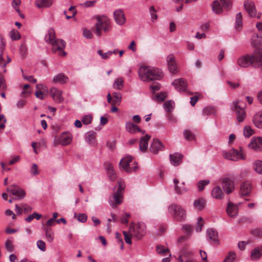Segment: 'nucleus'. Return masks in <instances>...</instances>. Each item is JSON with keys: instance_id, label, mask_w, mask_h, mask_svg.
<instances>
[{"instance_id": "1", "label": "nucleus", "mask_w": 262, "mask_h": 262, "mask_svg": "<svg viewBox=\"0 0 262 262\" xmlns=\"http://www.w3.org/2000/svg\"><path fill=\"white\" fill-rule=\"evenodd\" d=\"M251 45L256 49L252 54L247 55V64L259 68L262 71V49L259 48L262 45V36L254 34L251 38Z\"/></svg>"}, {"instance_id": "2", "label": "nucleus", "mask_w": 262, "mask_h": 262, "mask_svg": "<svg viewBox=\"0 0 262 262\" xmlns=\"http://www.w3.org/2000/svg\"><path fill=\"white\" fill-rule=\"evenodd\" d=\"M140 78L144 81L160 80L163 76L162 71L159 69L149 66H142L139 70Z\"/></svg>"}, {"instance_id": "3", "label": "nucleus", "mask_w": 262, "mask_h": 262, "mask_svg": "<svg viewBox=\"0 0 262 262\" xmlns=\"http://www.w3.org/2000/svg\"><path fill=\"white\" fill-rule=\"evenodd\" d=\"M45 39L47 42L52 45V51L53 52L59 51L60 56H64L66 53L63 51L65 47V42L60 39L55 38V33L53 29H50L48 34L46 35Z\"/></svg>"}, {"instance_id": "4", "label": "nucleus", "mask_w": 262, "mask_h": 262, "mask_svg": "<svg viewBox=\"0 0 262 262\" xmlns=\"http://www.w3.org/2000/svg\"><path fill=\"white\" fill-rule=\"evenodd\" d=\"M117 190L110 197L109 203L113 208H116L120 205L123 199V190L125 188L124 182L122 181H118Z\"/></svg>"}, {"instance_id": "5", "label": "nucleus", "mask_w": 262, "mask_h": 262, "mask_svg": "<svg viewBox=\"0 0 262 262\" xmlns=\"http://www.w3.org/2000/svg\"><path fill=\"white\" fill-rule=\"evenodd\" d=\"M97 22L95 25V32L96 35L100 37L101 35V30L107 32L111 29L110 21L105 16H98Z\"/></svg>"}, {"instance_id": "6", "label": "nucleus", "mask_w": 262, "mask_h": 262, "mask_svg": "<svg viewBox=\"0 0 262 262\" xmlns=\"http://www.w3.org/2000/svg\"><path fill=\"white\" fill-rule=\"evenodd\" d=\"M168 211L172 214L173 217L178 221H182L186 219L185 210L179 205H171L168 207Z\"/></svg>"}, {"instance_id": "7", "label": "nucleus", "mask_w": 262, "mask_h": 262, "mask_svg": "<svg viewBox=\"0 0 262 262\" xmlns=\"http://www.w3.org/2000/svg\"><path fill=\"white\" fill-rule=\"evenodd\" d=\"M129 233L137 239H141L145 234L146 227L143 223H131L129 226Z\"/></svg>"}, {"instance_id": "8", "label": "nucleus", "mask_w": 262, "mask_h": 262, "mask_svg": "<svg viewBox=\"0 0 262 262\" xmlns=\"http://www.w3.org/2000/svg\"><path fill=\"white\" fill-rule=\"evenodd\" d=\"M130 156H126L123 158L120 162V165L122 169L127 173L136 171L138 166Z\"/></svg>"}, {"instance_id": "9", "label": "nucleus", "mask_w": 262, "mask_h": 262, "mask_svg": "<svg viewBox=\"0 0 262 262\" xmlns=\"http://www.w3.org/2000/svg\"><path fill=\"white\" fill-rule=\"evenodd\" d=\"M240 151L233 148L229 151H223V156L226 159L231 161H238L241 159H244V156L242 153V148L240 147Z\"/></svg>"}, {"instance_id": "10", "label": "nucleus", "mask_w": 262, "mask_h": 262, "mask_svg": "<svg viewBox=\"0 0 262 262\" xmlns=\"http://www.w3.org/2000/svg\"><path fill=\"white\" fill-rule=\"evenodd\" d=\"M248 146L255 151H262V137H253Z\"/></svg>"}, {"instance_id": "11", "label": "nucleus", "mask_w": 262, "mask_h": 262, "mask_svg": "<svg viewBox=\"0 0 262 262\" xmlns=\"http://www.w3.org/2000/svg\"><path fill=\"white\" fill-rule=\"evenodd\" d=\"M222 186L227 194L231 193L234 189V182L229 178H224L221 180Z\"/></svg>"}, {"instance_id": "12", "label": "nucleus", "mask_w": 262, "mask_h": 262, "mask_svg": "<svg viewBox=\"0 0 262 262\" xmlns=\"http://www.w3.org/2000/svg\"><path fill=\"white\" fill-rule=\"evenodd\" d=\"M62 94V91L56 88H52L50 90V96L56 103H60L63 101L64 98Z\"/></svg>"}, {"instance_id": "13", "label": "nucleus", "mask_w": 262, "mask_h": 262, "mask_svg": "<svg viewBox=\"0 0 262 262\" xmlns=\"http://www.w3.org/2000/svg\"><path fill=\"white\" fill-rule=\"evenodd\" d=\"M7 191L19 199H23L25 196L24 190L17 185H11L7 188Z\"/></svg>"}, {"instance_id": "14", "label": "nucleus", "mask_w": 262, "mask_h": 262, "mask_svg": "<svg viewBox=\"0 0 262 262\" xmlns=\"http://www.w3.org/2000/svg\"><path fill=\"white\" fill-rule=\"evenodd\" d=\"M247 12L251 17H260L261 14L257 13L254 3L249 0L247 1Z\"/></svg>"}, {"instance_id": "15", "label": "nucleus", "mask_w": 262, "mask_h": 262, "mask_svg": "<svg viewBox=\"0 0 262 262\" xmlns=\"http://www.w3.org/2000/svg\"><path fill=\"white\" fill-rule=\"evenodd\" d=\"M114 18L116 23L119 25H123L126 21L125 14L122 9H118L114 12Z\"/></svg>"}, {"instance_id": "16", "label": "nucleus", "mask_w": 262, "mask_h": 262, "mask_svg": "<svg viewBox=\"0 0 262 262\" xmlns=\"http://www.w3.org/2000/svg\"><path fill=\"white\" fill-rule=\"evenodd\" d=\"M72 137L69 133H63L60 136L59 141L57 142L56 140L54 141V144L57 145L60 143L62 145H67L72 141Z\"/></svg>"}, {"instance_id": "17", "label": "nucleus", "mask_w": 262, "mask_h": 262, "mask_svg": "<svg viewBox=\"0 0 262 262\" xmlns=\"http://www.w3.org/2000/svg\"><path fill=\"white\" fill-rule=\"evenodd\" d=\"M238 102H234V111L236 113L237 120L238 122H241L244 120L245 117V112L241 105H238Z\"/></svg>"}, {"instance_id": "18", "label": "nucleus", "mask_w": 262, "mask_h": 262, "mask_svg": "<svg viewBox=\"0 0 262 262\" xmlns=\"http://www.w3.org/2000/svg\"><path fill=\"white\" fill-rule=\"evenodd\" d=\"M113 97L110 93H108L107 95V101L111 103L112 105L116 104H119L122 99L121 95L120 93L114 92L113 93Z\"/></svg>"}, {"instance_id": "19", "label": "nucleus", "mask_w": 262, "mask_h": 262, "mask_svg": "<svg viewBox=\"0 0 262 262\" xmlns=\"http://www.w3.org/2000/svg\"><path fill=\"white\" fill-rule=\"evenodd\" d=\"M172 84L178 91L183 92L186 90L187 83L183 78H180L175 79Z\"/></svg>"}, {"instance_id": "20", "label": "nucleus", "mask_w": 262, "mask_h": 262, "mask_svg": "<svg viewBox=\"0 0 262 262\" xmlns=\"http://www.w3.org/2000/svg\"><path fill=\"white\" fill-rule=\"evenodd\" d=\"M173 183L174 184V190L177 193L181 194L187 191L184 182L180 183L179 180L175 178L173 180Z\"/></svg>"}, {"instance_id": "21", "label": "nucleus", "mask_w": 262, "mask_h": 262, "mask_svg": "<svg viewBox=\"0 0 262 262\" xmlns=\"http://www.w3.org/2000/svg\"><path fill=\"white\" fill-rule=\"evenodd\" d=\"M167 62L169 71L172 73L177 72V67L175 61V57L173 54H170L167 57Z\"/></svg>"}, {"instance_id": "22", "label": "nucleus", "mask_w": 262, "mask_h": 262, "mask_svg": "<svg viewBox=\"0 0 262 262\" xmlns=\"http://www.w3.org/2000/svg\"><path fill=\"white\" fill-rule=\"evenodd\" d=\"M104 166L110 180L114 181L116 179L117 176L112 164L105 162Z\"/></svg>"}, {"instance_id": "23", "label": "nucleus", "mask_w": 262, "mask_h": 262, "mask_svg": "<svg viewBox=\"0 0 262 262\" xmlns=\"http://www.w3.org/2000/svg\"><path fill=\"white\" fill-rule=\"evenodd\" d=\"M238 207L231 202H229L227 204L226 211L229 216L230 217H235L236 216L238 212Z\"/></svg>"}, {"instance_id": "24", "label": "nucleus", "mask_w": 262, "mask_h": 262, "mask_svg": "<svg viewBox=\"0 0 262 262\" xmlns=\"http://www.w3.org/2000/svg\"><path fill=\"white\" fill-rule=\"evenodd\" d=\"M163 149L162 143L157 139H154L150 147V151L154 154H157L159 150Z\"/></svg>"}, {"instance_id": "25", "label": "nucleus", "mask_w": 262, "mask_h": 262, "mask_svg": "<svg viewBox=\"0 0 262 262\" xmlns=\"http://www.w3.org/2000/svg\"><path fill=\"white\" fill-rule=\"evenodd\" d=\"M126 130L130 134H135L137 132H141L143 134L145 132L143 131L137 125L132 122H127L125 124Z\"/></svg>"}, {"instance_id": "26", "label": "nucleus", "mask_w": 262, "mask_h": 262, "mask_svg": "<svg viewBox=\"0 0 262 262\" xmlns=\"http://www.w3.org/2000/svg\"><path fill=\"white\" fill-rule=\"evenodd\" d=\"M150 136L147 134L141 138L139 142V147L141 151L145 152L147 150L148 145V140Z\"/></svg>"}, {"instance_id": "27", "label": "nucleus", "mask_w": 262, "mask_h": 262, "mask_svg": "<svg viewBox=\"0 0 262 262\" xmlns=\"http://www.w3.org/2000/svg\"><path fill=\"white\" fill-rule=\"evenodd\" d=\"M183 155L179 153H175L170 155L171 163L174 166H178L182 161Z\"/></svg>"}, {"instance_id": "28", "label": "nucleus", "mask_w": 262, "mask_h": 262, "mask_svg": "<svg viewBox=\"0 0 262 262\" xmlns=\"http://www.w3.org/2000/svg\"><path fill=\"white\" fill-rule=\"evenodd\" d=\"M262 255V246L254 248L251 252L250 257L253 260L258 259Z\"/></svg>"}, {"instance_id": "29", "label": "nucleus", "mask_w": 262, "mask_h": 262, "mask_svg": "<svg viewBox=\"0 0 262 262\" xmlns=\"http://www.w3.org/2000/svg\"><path fill=\"white\" fill-rule=\"evenodd\" d=\"M68 77L63 73H59L53 77V81L55 83L63 84L68 82Z\"/></svg>"}, {"instance_id": "30", "label": "nucleus", "mask_w": 262, "mask_h": 262, "mask_svg": "<svg viewBox=\"0 0 262 262\" xmlns=\"http://www.w3.org/2000/svg\"><path fill=\"white\" fill-rule=\"evenodd\" d=\"M212 196L216 199H222L224 197L223 192L219 186L214 187L211 191Z\"/></svg>"}, {"instance_id": "31", "label": "nucleus", "mask_w": 262, "mask_h": 262, "mask_svg": "<svg viewBox=\"0 0 262 262\" xmlns=\"http://www.w3.org/2000/svg\"><path fill=\"white\" fill-rule=\"evenodd\" d=\"M35 4L39 8H48L53 4V0H35Z\"/></svg>"}, {"instance_id": "32", "label": "nucleus", "mask_w": 262, "mask_h": 262, "mask_svg": "<svg viewBox=\"0 0 262 262\" xmlns=\"http://www.w3.org/2000/svg\"><path fill=\"white\" fill-rule=\"evenodd\" d=\"M206 205V201L203 198H199L194 200L193 202V206L194 208L199 210L201 211L203 210Z\"/></svg>"}, {"instance_id": "33", "label": "nucleus", "mask_w": 262, "mask_h": 262, "mask_svg": "<svg viewBox=\"0 0 262 262\" xmlns=\"http://www.w3.org/2000/svg\"><path fill=\"white\" fill-rule=\"evenodd\" d=\"M253 122L256 127L262 128V111L257 113L254 116Z\"/></svg>"}, {"instance_id": "34", "label": "nucleus", "mask_w": 262, "mask_h": 262, "mask_svg": "<svg viewBox=\"0 0 262 262\" xmlns=\"http://www.w3.org/2000/svg\"><path fill=\"white\" fill-rule=\"evenodd\" d=\"M21 3V2L20 0H12L11 5L13 9L18 13L19 16L21 18H24L25 16L21 13L19 9V6H20Z\"/></svg>"}, {"instance_id": "35", "label": "nucleus", "mask_w": 262, "mask_h": 262, "mask_svg": "<svg viewBox=\"0 0 262 262\" xmlns=\"http://www.w3.org/2000/svg\"><path fill=\"white\" fill-rule=\"evenodd\" d=\"M235 29L239 31L243 28L242 15L241 12L238 13L236 15Z\"/></svg>"}, {"instance_id": "36", "label": "nucleus", "mask_w": 262, "mask_h": 262, "mask_svg": "<svg viewBox=\"0 0 262 262\" xmlns=\"http://www.w3.org/2000/svg\"><path fill=\"white\" fill-rule=\"evenodd\" d=\"M45 232L46 237L48 242L51 243L54 239V233L52 229L50 227H43Z\"/></svg>"}, {"instance_id": "37", "label": "nucleus", "mask_w": 262, "mask_h": 262, "mask_svg": "<svg viewBox=\"0 0 262 262\" xmlns=\"http://www.w3.org/2000/svg\"><path fill=\"white\" fill-rule=\"evenodd\" d=\"M207 235L210 240L213 243L217 242L218 235L216 231L210 229L207 230Z\"/></svg>"}, {"instance_id": "38", "label": "nucleus", "mask_w": 262, "mask_h": 262, "mask_svg": "<svg viewBox=\"0 0 262 262\" xmlns=\"http://www.w3.org/2000/svg\"><path fill=\"white\" fill-rule=\"evenodd\" d=\"M212 10L216 14H221L223 11V8L218 1H214L212 4Z\"/></svg>"}, {"instance_id": "39", "label": "nucleus", "mask_w": 262, "mask_h": 262, "mask_svg": "<svg viewBox=\"0 0 262 262\" xmlns=\"http://www.w3.org/2000/svg\"><path fill=\"white\" fill-rule=\"evenodd\" d=\"M124 79L122 77L117 78L114 83L113 86L115 89L121 90L124 86Z\"/></svg>"}, {"instance_id": "40", "label": "nucleus", "mask_w": 262, "mask_h": 262, "mask_svg": "<svg viewBox=\"0 0 262 262\" xmlns=\"http://www.w3.org/2000/svg\"><path fill=\"white\" fill-rule=\"evenodd\" d=\"M236 258V254L234 251H230L224 259L223 262H233Z\"/></svg>"}, {"instance_id": "41", "label": "nucleus", "mask_w": 262, "mask_h": 262, "mask_svg": "<svg viewBox=\"0 0 262 262\" xmlns=\"http://www.w3.org/2000/svg\"><path fill=\"white\" fill-rule=\"evenodd\" d=\"M30 85L26 84L23 86V91L21 92L20 95L22 97H27L31 93V91L29 89Z\"/></svg>"}, {"instance_id": "42", "label": "nucleus", "mask_w": 262, "mask_h": 262, "mask_svg": "<svg viewBox=\"0 0 262 262\" xmlns=\"http://www.w3.org/2000/svg\"><path fill=\"white\" fill-rule=\"evenodd\" d=\"M64 13L66 15V18L67 19H69L74 17V16L76 14V11L75 10V7L72 6L69 9L68 11H65L64 12Z\"/></svg>"}, {"instance_id": "43", "label": "nucleus", "mask_w": 262, "mask_h": 262, "mask_svg": "<svg viewBox=\"0 0 262 262\" xmlns=\"http://www.w3.org/2000/svg\"><path fill=\"white\" fill-rule=\"evenodd\" d=\"M9 35L12 40H17L20 38V34L19 32L15 29H13L10 32Z\"/></svg>"}, {"instance_id": "44", "label": "nucleus", "mask_w": 262, "mask_h": 262, "mask_svg": "<svg viewBox=\"0 0 262 262\" xmlns=\"http://www.w3.org/2000/svg\"><path fill=\"white\" fill-rule=\"evenodd\" d=\"M253 168L256 172L262 174V161H256L254 163Z\"/></svg>"}, {"instance_id": "45", "label": "nucleus", "mask_w": 262, "mask_h": 262, "mask_svg": "<svg viewBox=\"0 0 262 262\" xmlns=\"http://www.w3.org/2000/svg\"><path fill=\"white\" fill-rule=\"evenodd\" d=\"M96 133L93 132L88 133L86 140L91 144H94L95 143Z\"/></svg>"}, {"instance_id": "46", "label": "nucleus", "mask_w": 262, "mask_h": 262, "mask_svg": "<svg viewBox=\"0 0 262 262\" xmlns=\"http://www.w3.org/2000/svg\"><path fill=\"white\" fill-rule=\"evenodd\" d=\"M173 102L171 100L165 101L164 103L165 111L168 113L171 112L173 108Z\"/></svg>"}, {"instance_id": "47", "label": "nucleus", "mask_w": 262, "mask_h": 262, "mask_svg": "<svg viewBox=\"0 0 262 262\" xmlns=\"http://www.w3.org/2000/svg\"><path fill=\"white\" fill-rule=\"evenodd\" d=\"M156 250L157 252L161 255H166L169 253V249L162 245H158Z\"/></svg>"}, {"instance_id": "48", "label": "nucleus", "mask_w": 262, "mask_h": 262, "mask_svg": "<svg viewBox=\"0 0 262 262\" xmlns=\"http://www.w3.org/2000/svg\"><path fill=\"white\" fill-rule=\"evenodd\" d=\"M184 136L187 140L191 141L195 139V135L188 129H186L184 132Z\"/></svg>"}, {"instance_id": "49", "label": "nucleus", "mask_w": 262, "mask_h": 262, "mask_svg": "<svg viewBox=\"0 0 262 262\" xmlns=\"http://www.w3.org/2000/svg\"><path fill=\"white\" fill-rule=\"evenodd\" d=\"M210 183L209 180H201L197 183V186L198 187L199 190L200 191H202L205 186L208 185Z\"/></svg>"}, {"instance_id": "50", "label": "nucleus", "mask_w": 262, "mask_h": 262, "mask_svg": "<svg viewBox=\"0 0 262 262\" xmlns=\"http://www.w3.org/2000/svg\"><path fill=\"white\" fill-rule=\"evenodd\" d=\"M193 228L192 226L190 225H184L182 226L183 231L187 235H190L191 232H192Z\"/></svg>"}, {"instance_id": "51", "label": "nucleus", "mask_w": 262, "mask_h": 262, "mask_svg": "<svg viewBox=\"0 0 262 262\" xmlns=\"http://www.w3.org/2000/svg\"><path fill=\"white\" fill-rule=\"evenodd\" d=\"M220 1L224 8L228 10L231 8L233 3L232 0H220Z\"/></svg>"}, {"instance_id": "52", "label": "nucleus", "mask_w": 262, "mask_h": 262, "mask_svg": "<svg viewBox=\"0 0 262 262\" xmlns=\"http://www.w3.org/2000/svg\"><path fill=\"white\" fill-rule=\"evenodd\" d=\"M41 217V215L37 213L34 212L33 214L30 215L28 217L26 218L25 220L27 222H30L34 219H36L37 220H39Z\"/></svg>"}, {"instance_id": "53", "label": "nucleus", "mask_w": 262, "mask_h": 262, "mask_svg": "<svg viewBox=\"0 0 262 262\" xmlns=\"http://www.w3.org/2000/svg\"><path fill=\"white\" fill-rule=\"evenodd\" d=\"M123 233L124 236V239L125 242L129 245H131L132 243L131 237H133V236L129 233V230L128 232L124 231H123Z\"/></svg>"}, {"instance_id": "54", "label": "nucleus", "mask_w": 262, "mask_h": 262, "mask_svg": "<svg viewBox=\"0 0 262 262\" xmlns=\"http://www.w3.org/2000/svg\"><path fill=\"white\" fill-rule=\"evenodd\" d=\"M237 65L241 68H245L246 67V56L243 55L237 60Z\"/></svg>"}, {"instance_id": "55", "label": "nucleus", "mask_w": 262, "mask_h": 262, "mask_svg": "<svg viewBox=\"0 0 262 262\" xmlns=\"http://www.w3.org/2000/svg\"><path fill=\"white\" fill-rule=\"evenodd\" d=\"M251 234L254 236L257 237H262V229L256 228L252 230L250 232Z\"/></svg>"}, {"instance_id": "56", "label": "nucleus", "mask_w": 262, "mask_h": 262, "mask_svg": "<svg viewBox=\"0 0 262 262\" xmlns=\"http://www.w3.org/2000/svg\"><path fill=\"white\" fill-rule=\"evenodd\" d=\"M98 53L101 56L102 58L106 59L112 55L113 52L112 51H108L104 53L102 50H99L98 51Z\"/></svg>"}, {"instance_id": "57", "label": "nucleus", "mask_w": 262, "mask_h": 262, "mask_svg": "<svg viewBox=\"0 0 262 262\" xmlns=\"http://www.w3.org/2000/svg\"><path fill=\"white\" fill-rule=\"evenodd\" d=\"M92 116L90 115H85L81 119V121H82V123L84 124H86V125H88V124H89L90 123H91L92 122Z\"/></svg>"}, {"instance_id": "58", "label": "nucleus", "mask_w": 262, "mask_h": 262, "mask_svg": "<svg viewBox=\"0 0 262 262\" xmlns=\"http://www.w3.org/2000/svg\"><path fill=\"white\" fill-rule=\"evenodd\" d=\"M5 248L9 252H12L14 250V246L12 241L7 239L5 243Z\"/></svg>"}, {"instance_id": "59", "label": "nucleus", "mask_w": 262, "mask_h": 262, "mask_svg": "<svg viewBox=\"0 0 262 262\" xmlns=\"http://www.w3.org/2000/svg\"><path fill=\"white\" fill-rule=\"evenodd\" d=\"M215 112V110L212 107H206L203 109V113L205 115H210Z\"/></svg>"}, {"instance_id": "60", "label": "nucleus", "mask_w": 262, "mask_h": 262, "mask_svg": "<svg viewBox=\"0 0 262 262\" xmlns=\"http://www.w3.org/2000/svg\"><path fill=\"white\" fill-rule=\"evenodd\" d=\"M6 89L7 86L4 76L0 74V90L2 91H5Z\"/></svg>"}, {"instance_id": "61", "label": "nucleus", "mask_w": 262, "mask_h": 262, "mask_svg": "<svg viewBox=\"0 0 262 262\" xmlns=\"http://www.w3.org/2000/svg\"><path fill=\"white\" fill-rule=\"evenodd\" d=\"M204 226V221L202 217H200L198 220L197 226L196 227V231L197 232H200L202 230V228Z\"/></svg>"}, {"instance_id": "62", "label": "nucleus", "mask_w": 262, "mask_h": 262, "mask_svg": "<svg viewBox=\"0 0 262 262\" xmlns=\"http://www.w3.org/2000/svg\"><path fill=\"white\" fill-rule=\"evenodd\" d=\"M20 157L19 156H14L10 158L9 165H13L20 161Z\"/></svg>"}, {"instance_id": "63", "label": "nucleus", "mask_w": 262, "mask_h": 262, "mask_svg": "<svg viewBox=\"0 0 262 262\" xmlns=\"http://www.w3.org/2000/svg\"><path fill=\"white\" fill-rule=\"evenodd\" d=\"M149 11L152 20L154 21L156 20L158 18V16L156 14V11L155 9L154 6H151L149 8Z\"/></svg>"}, {"instance_id": "64", "label": "nucleus", "mask_w": 262, "mask_h": 262, "mask_svg": "<svg viewBox=\"0 0 262 262\" xmlns=\"http://www.w3.org/2000/svg\"><path fill=\"white\" fill-rule=\"evenodd\" d=\"M31 173L33 176H36L39 174V172L38 166L36 164H33L30 169Z\"/></svg>"}]
</instances>
